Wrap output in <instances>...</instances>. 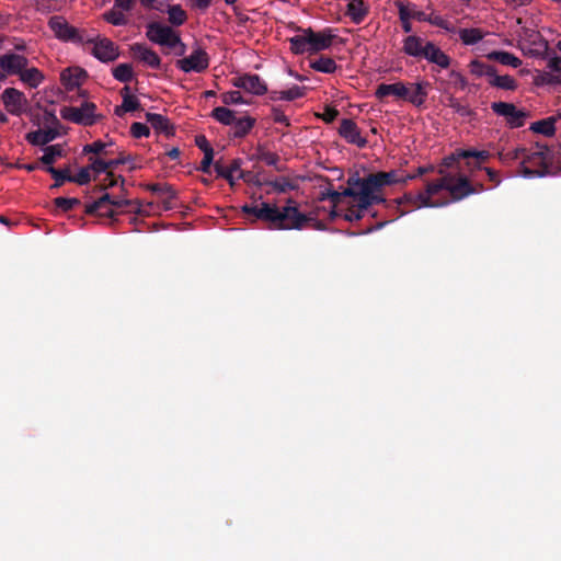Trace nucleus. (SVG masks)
<instances>
[{"label": "nucleus", "mask_w": 561, "mask_h": 561, "mask_svg": "<svg viewBox=\"0 0 561 561\" xmlns=\"http://www.w3.org/2000/svg\"><path fill=\"white\" fill-rule=\"evenodd\" d=\"M458 156L462 159H469L474 158L477 160V165H479L482 162H485L490 158L489 151L485 150H462L458 152Z\"/></svg>", "instance_id": "nucleus-52"}, {"label": "nucleus", "mask_w": 561, "mask_h": 561, "mask_svg": "<svg viewBox=\"0 0 561 561\" xmlns=\"http://www.w3.org/2000/svg\"><path fill=\"white\" fill-rule=\"evenodd\" d=\"M375 95L378 99L394 95L399 99L405 100V98H408V87H405L403 82H396L391 84L381 83L377 87Z\"/></svg>", "instance_id": "nucleus-24"}, {"label": "nucleus", "mask_w": 561, "mask_h": 561, "mask_svg": "<svg viewBox=\"0 0 561 561\" xmlns=\"http://www.w3.org/2000/svg\"><path fill=\"white\" fill-rule=\"evenodd\" d=\"M394 7L398 9V12H400V7L403 8L407 13L409 14V20H416L419 22H424L426 13L423 11L417 10V7L415 3L410 1H403V0H396Z\"/></svg>", "instance_id": "nucleus-34"}, {"label": "nucleus", "mask_w": 561, "mask_h": 561, "mask_svg": "<svg viewBox=\"0 0 561 561\" xmlns=\"http://www.w3.org/2000/svg\"><path fill=\"white\" fill-rule=\"evenodd\" d=\"M28 60L26 57L18 54H4L0 56V67L8 75H21L27 67Z\"/></svg>", "instance_id": "nucleus-19"}, {"label": "nucleus", "mask_w": 561, "mask_h": 561, "mask_svg": "<svg viewBox=\"0 0 561 561\" xmlns=\"http://www.w3.org/2000/svg\"><path fill=\"white\" fill-rule=\"evenodd\" d=\"M424 48L425 50L423 51L422 58L442 69L449 68L451 58L445 54L435 43L430 41Z\"/></svg>", "instance_id": "nucleus-20"}, {"label": "nucleus", "mask_w": 561, "mask_h": 561, "mask_svg": "<svg viewBox=\"0 0 561 561\" xmlns=\"http://www.w3.org/2000/svg\"><path fill=\"white\" fill-rule=\"evenodd\" d=\"M530 130L534 133L542 134L545 136H553L557 126H556V119L552 117H547L540 121H537L530 125Z\"/></svg>", "instance_id": "nucleus-32"}, {"label": "nucleus", "mask_w": 561, "mask_h": 561, "mask_svg": "<svg viewBox=\"0 0 561 561\" xmlns=\"http://www.w3.org/2000/svg\"><path fill=\"white\" fill-rule=\"evenodd\" d=\"M130 134L134 138L148 137L150 135V129L146 124L136 122L130 126Z\"/></svg>", "instance_id": "nucleus-59"}, {"label": "nucleus", "mask_w": 561, "mask_h": 561, "mask_svg": "<svg viewBox=\"0 0 561 561\" xmlns=\"http://www.w3.org/2000/svg\"><path fill=\"white\" fill-rule=\"evenodd\" d=\"M58 157H62L61 146L51 145L47 146L44 149V154L39 158V161L47 167H53L51 164L56 161Z\"/></svg>", "instance_id": "nucleus-42"}, {"label": "nucleus", "mask_w": 561, "mask_h": 561, "mask_svg": "<svg viewBox=\"0 0 561 561\" xmlns=\"http://www.w3.org/2000/svg\"><path fill=\"white\" fill-rule=\"evenodd\" d=\"M147 37L151 42L169 48H176L178 43H180V35L178 33H175L170 26L158 22L148 24Z\"/></svg>", "instance_id": "nucleus-10"}, {"label": "nucleus", "mask_w": 561, "mask_h": 561, "mask_svg": "<svg viewBox=\"0 0 561 561\" xmlns=\"http://www.w3.org/2000/svg\"><path fill=\"white\" fill-rule=\"evenodd\" d=\"M337 116L339 111L332 106H325L323 114L319 115V117L327 124L333 123Z\"/></svg>", "instance_id": "nucleus-64"}, {"label": "nucleus", "mask_w": 561, "mask_h": 561, "mask_svg": "<svg viewBox=\"0 0 561 561\" xmlns=\"http://www.w3.org/2000/svg\"><path fill=\"white\" fill-rule=\"evenodd\" d=\"M255 118L250 116H244L241 118H236L234 123L232 124V136L234 138H243L245 137L250 130L255 125Z\"/></svg>", "instance_id": "nucleus-30"}, {"label": "nucleus", "mask_w": 561, "mask_h": 561, "mask_svg": "<svg viewBox=\"0 0 561 561\" xmlns=\"http://www.w3.org/2000/svg\"><path fill=\"white\" fill-rule=\"evenodd\" d=\"M448 76L453 80V83L459 89L463 90L467 88L468 81L459 71L450 70Z\"/></svg>", "instance_id": "nucleus-62"}, {"label": "nucleus", "mask_w": 561, "mask_h": 561, "mask_svg": "<svg viewBox=\"0 0 561 561\" xmlns=\"http://www.w3.org/2000/svg\"><path fill=\"white\" fill-rule=\"evenodd\" d=\"M410 85L413 90L410 93V89L408 88V98H405V101L410 102L415 107L424 106L428 94L427 90L431 87V83L428 81L422 80L415 83H411Z\"/></svg>", "instance_id": "nucleus-21"}, {"label": "nucleus", "mask_w": 561, "mask_h": 561, "mask_svg": "<svg viewBox=\"0 0 561 561\" xmlns=\"http://www.w3.org/2000/svg\"><path fill=\"white\" fill-rule=\"evenodd\" d=\"M447 106L453 108L455 113L459 114L462 117H469L474 114V112L467 104H462L454 95H449L447 98Z\"/></svg>", "instance_id": "nucleus-45"}, {"label": "nucleus", "mask_w": 561, "mask_h": 561, "mask_svg": "<svg viewBox=\"0 0 561 561\" xmlns=\"http://www.w3.org/2000/svg\"><path fill=\"white\" fill-rule=\"evenodd\" d=\"M265 184L271 186L277 193H286L297 187L296 184L287 178H279L274 181H268Z\"/></svg>", "instance_id": "nucleus-47"}, {"label": "nucleus", "mask_w": 561, "mask_h": 561, "mask_svg": "<svg viewBox=\"0 0 561 561\" xmlns=\"http://www.w3.org/2000/svg\"><path fill=\"white\" fill-rule=\"evenodd\" d=\"M146 188L163 197L162 204L165 210H171L175 207L174 201L178 198V193L172 185L167 183H150L146 185Z\"/></svg>", "instance_id": "nucleus-18"}, {"label": "nucleus", "mask_w": 561, "mask_h": 561, "mask_svg": "<svg viewBox=\"0 0 561 561\" xmlns=\"http://www.w3.org/2000/svg\"><path fill=\"white\" fill-rule=\"evenodd\" d=\"M111 146V144H105L101 140L93 141L92 144H88L83 147V153H94V154H110L111 152L106 150V147Z\"/></svg>", "instance_id": "nucleus-53"}, {"label": "nucleus", "mask_w": 561, "mask_h": 561, "mask_svg": "<svg viewBox=\"0 0 561 561\" xmlns=\"http://www.w3.org/2000/svg\"><path fill=\"white\" fill-rule=\"evenodd\" d=\"M211 117L222 125L230 126L234 123V112L226 106H218L211 111Z\"/></svg>", "instance_id": "nucleus-39"}, {"label": "nucleus", "mask_w": 561, "mask_h": 561, "mask_svg": "<svg viewBox=\"0 0 561 561\" xmlns=\"http://www.w3.org/2000/svg\"><path fill=\"white\" fill-rule=\"evenodd\" d=\"M112 75L117 81L127 83L134 78L133 67L130 64H119L112 69Z\"/></svg>", "instance_id": "nucleus-41"}, {"label": "nucleus", "mask_w": 561, "mask_h": 561, "mask_svg": "<svg viewBox=\"0 0 561 561\" xmlns=\"http://www.w3.org/2000/svg\"><path fill=\"white\" fill-rule=\"evenodd\" d=\"M272 119L277 124L289 126V119L279 107H273L271 113Z\"/></svg>", "instance_id": "nucleus-63"}, {"label": "nucleus", "mask_w": 561, "mask_h": 561, "mask_svg": "<svg viewBox=\"0 0 561 561\" xmlns=\"http://www.w3.org/2000/svg\"><path fill=\"white\" fill-rule=\"evenodd\" d=\"M20 79L31 88H37L44 80L43 73L35 67L24 69L19 76Z\"/></svg>", "instance_id": "nucleus-37"}, {"label": "nucleus", "mask_w": 561, "mask_h": 561, "mask_svg": "<svg viewBox=\"0 0 561 561\" xmlns=\"http://www.w3.org/2000/svg\"><path fill=\"white\" fill-rule=\"evenodd\" d=\"M45 170L55 180L54 184L50 186V190L59 188L65 184V182H71V174L69 168L56 169L54 167H46Z\"/></svg>", "instance_id": "nucleus-33"}, {"label": "nucleus", "mask_w": 561, "mask_h": 561, "mask_svg": "<svg viewBox=\"0 0 561 561\" xmlns=\"http://www.w3.org/2000/svg\"><path fill=\"white\" fill-rule=\"evenodd\" d=\"M59 136L56 128L37 129L26 135V140L33 146L47 145Z\"/></svg>", "instance_id": "nucleus-25"}, {"label": "nucleus", "mask_w": 561, "mask_h": 561, "mask_svg": "<svg viewBox=\"0 0 561 561\" xmlns=\"http://www.w3.org/2000/svg\"><path fill=\"white\" fill-rule=\"evenodd\" d=\"M232 84L255 95H263L267 92V87L259 75L245 73L236 77L232 79Z\"/></svg>", "instance_id": "nucleus-13"}, {"label": "nucleus", "mask_w": 561, "mask_h": 561, "mask_svg": "<svg viewBox=\"0 0 561 561\" xmlns=\"http://www.w3.org/2000/svg\"><path fill=\"white\" fill-rule=\"evenodd\" d=\"M428 41L417 36V35H409L403 39L402 50L408 56L422 58L423 51L425 50V46Z\"/></svg>", "instance_id": "nucleus-23"}, {"label": "nucleus", "mask_w": 561, "mask_h": 561, "mask_svg": "<svg viewBox=\"0 0 561 561\" xmlns=\"http://www.w3.org/2000/svg\"><path fill=\"white\" fill-rule=\"evenodd\" d=\"M113 199L114 197H112L108 193H104L100 198H98L93 203L87 204L84 211L87 215H92L95 211L103 209L104 207L112 206Z\"/></svg>", "instance_id": "nucleus-43"}, {"label": "nucleus", "mask_w": 561, "mask_h": 561, "mask_svg": "<svg viewBox=\"0 0 561 561\" xmlns=\"http://www.w3.org/2000/svg\"><path fill=\"white\" fill-rule=\"evenodd\" d=\"M424 22H427V23H430V24H432L434 26L440 27V28L446 30L448 32H451L454 30V27L451 26L450 22H448L447 20H445L440 15L426 14Z\"/></svg>", "instance_id": "nucleus-55"}, {"label": "nucleus", "mask_w": 561, "mask_h": 561, "mask_svg": "<svg viewBox=\"0 0 561 561\" xmlns=\"http://www.w3.org/2000/svg\"><path fill=\"white\" fill-rule=\"evenodd\" d=\"M221 102L225 105H231V104H242L244 103V100L241 95V93L237 90L234 91H228L221 94Z\"/></svg>", "instance_id": "nucleus-57"}, {"label": "nucleus", "mask_w": 561, "mask_h": 561, "mask_svg": "<svg viewBox=\"0 0 561 561\" xmlns=\"http://www.w3.org/2000/svg\"><path fill=\"white\" fill-rule=\"evenodd\" d=\"M298 34L290 37V50L295 55L317 54L330 48L336 37L332 28L327 27L321 32H314L311 27H297Z\"/></svg>", "instance_id": "nucleus-3"}, {"label": "nucleus", "mask_w": 561, "mask_h": 561, "mask_svg": "<svg viewBox=\"0 0 561 561\" xmlns=\"http://www.w3.org/2000/svg\"><path fill=\"white\" fill-rule=\"evenodd\" d=\"M48 26L55 36L64 42L83 43L84 41L79 31L71 26L64 16H51L48 21Z\"/></svg>", "instance_id": "nucleus-11"}, {"label": "nucleus", "mask_w": 561, "mask_h": 561, "mask_svg": "<svg viewBox=\"0 0 561 561\" xmlns=\"http://www.w3.org/2000/svg\"><path fill=\"white\" fill-rule=\"evenodd\" d=\"M447 185H448L447 174L442 175L440 179H438L434 182L427 183L425 192H422V193L427 195L428 199H432V196L436 195L437 193H439L443 190H446Z\"/></svg>", "instance_id": "nucleus-46"}, {"label": "nucleus", "mask_w": 561, "mask_h": 561, "mask_svg": "<svg viewBox=\"0 0 561 561\" xmlns=\"http://www.w3.org/2000/svg\"><path fill=\"white\" fill-rule=\"evenodd\" d=\"M459 37L465 45H474L483 38V32L480 28H460Z\"/></svg>", "instance_id": "nucleus-40"}, {"label": "nucleus", "mask_w": 561, "mask_h": 561, "mask_svg": "<svg viewBox=\"0 0 561 561\" xmlns=\"http://www.w3.org/2000/svg\"><path fill=\"white\" fill-rule=\"evenodd\" d=\"M356 186H358V172H354L348 175L346 180V187H344L342 191H334L329 188L320 193V201L329 199L333 205V210L331 211L332 218L340 216V211H343V209H339V207L343 206L347 196L354 195V190Z\"/></svg>", "instance_id": "nucleus-6"}, {"label": "nucleus", "mask_w": 561, "mask_h": 561, "mask_svg": "<svg viewBox=\"0 0 561 561\" xmlns=\"http://www.w3.org/2000/svg\"><path fill=\"white\" fill-rule=\"evenodd\" d=\"M339 134L348 144L356 145L358 148L367 146V139L360 135V130L353 119L343 118L340 124Z\"/></svg>", "instance_id": "nucleus-16"}, {"label": "nucleus", "mask_w": 561, "mask_h": 561, "mask_svg": "<svg viewBox=\"0 0 561 561\" xmlns=\"http://www.w3.org/2000/svg\"><path fill=\"white\" fill-rule=\"evenodd\" d=\"M405 172L400 169H393L390 171H379L375 173H369L368 175L362 178L358 174V186H363L365 188V197L369 192L374 196H382L381 191L385 186L401 184L405 185L408 183V179H405Z\"/></svg>", "instance_id": "nucleus-4"}, {"label": "nucleus", "mask_w": 561, "mask_h": 561, "mask_svg": "<svg viewBox=\"0 0 561 561\" xmlns=\"http://www.w3.org/2000/svg\"><path fill=\"white\" fill-rule=\"evenodd\" d=\"M489 84L505 91H515L518 87L517 81L512 76H499L496 70L491 76V79H489Z\"/></svg>", "instance_id": "nucleus-31"}, {"label": "nucleus", "mask_w": 561, "mask_h": 561, "mask_svg": "<svg viewBox=\"0 0 561 561\" xmlns=\"http://www.w3.org/2000/svg\"><path fill=\"white\" fill-rule=\"evenodd\" d=\"M241 209L244 214L267 222L268 228L275 230H301L311 220L310 217L299 211L291 198L282 208L276 204L262 202L255 205H244Z\"/></svg>", "instance_id": "nucleus-1"}, {"label": "nucleus", "mask_w": 561, "mask_h": 561, "mask_svg": "<svg viewBox=\"0 0 561 561\" xmlns=\"http://www.w3.org/2000/svg\"><path fill=\"white\" fill-rule=\"evenodd\" d=\"M256 159L265 162L267 165L277 167L279 156L275 152L267 151L263 148H257ZM279 171V168H276Z\"/></svg>", "instance_id": "nucleus-50"}, {"label": "nucleus", "mask_w": 561, "mask_h": 561, "mask_svg": "<svg viewBox=\"0 0 561 561\" xmlns=\"http://www.w3.org/2000/svg\"><path fill=\"white\" fill-rule=\"evenodd\" d=\"M394 203L398 206L409 205L411 208H422V207H442L448 204V201L436 202L433 199H428V196L423 194L422 192L417 194L413 193H404L403 196L396 198Z\"/></svg>", "instance_id": "nucleus-14"}, {"label": "nucleus", "mask_w": 561, "mask_h": 561, "mask_svg": "<svg viewBox=\"0 0 561 561\" xmlns=\"http://www.w3.org/2000/svg\"><path fill=\"white\" fill-rule=\"evenodd\" d=\"M365 188L363 186H356L354 190V195L347 196V201L345 199V211L343 214V218L346 221H359L363 219L365 211L376 204H385L387 199L383 196H374L369 192L365 197ZM342 216V214H340Z\"/></svg>", "instance_id": "nucleus-5"}, {"label": "nucleus", "mask_w": 561, "mask_h": 561, "mask_svg": "<svg viewBox=\"0 0 561 561\" xmlns=\"http://www.w3.org/2000/svg\"><path fill=\"white\" fill-rule=\"evenodd\" d=\"M93 43L92 55L102 62H111L118 58V47L108 38L89 39Z\"/></svg>", "instance_id": "nucleus-12"}, {"label": "nucleus", "mask_w": 561, "mask_h": 561, "mask_svg": "<svg viewBox=\"0 0 561 561\" xmlns=\"http://www.w3.org/2000/svg\"><path fill=\"white\" fill-rule=\"evenodd\" d=\"M87 77V72L80 68L75 69H66L61 72L60 79L62 81V84L68 90H72L80 85L81 78Z\"/></svg>", "instance_id": "nucleus-28"}, {"label": "nucleus", "mask_w": 561, "mask_h": 561, "mask_svg": "<svg viewBox=\"0 0 561 561\" xmlns=\"http://www.w3.org/2000/svg\"><path fill=\"white\" fill-rule=\"evenodd\" d=\"M525 153V148H516L514 150L507 151V152H500V159L504 162L512 161V160H520L523 161V156Z\"/></svg>", "instance_id": "nucleus-61"}, {"label": "nucleus", "mask_w": 561, "mask_h": 561, "mask_svg": "<svg viewBox=\"0 0 561 561\" xmlns=\"http://www.w3.org/2000/svg\"><path fill=\"white\" fill-rule=\"evenodd\" d=\"M345 13L355 24H359L367 16L368 8L365 5L363 0H351L346 5Z\"/></svg>", "instance_id": "nucleus-27"}, {"label": "nucleus", "mask_w": 561, "mask_h": 561, "mask_svg": "<svg viewBox=\"0 0 561 561\" xmlns=\"http://www.w3.org/2000/svg\"><path fill=\"white\" fill-rule=\"evenodd\" d=\"M486 58L513 68H518L522 65V60L518 57L504 50H493L486 55Z\"/></svg>", "instance_id": "nucleus-29"}, {"label": "nucleus", "mask_w": 561, "mask_h": 561, "mask_svg": "<svg viewBox=\"0 0 561 561\" xmlns=\"http://www.w3.org/2000/svg\"><path fill=\"white\" fill-rule=\"evenodd\" d=\"M146 121L150 123L151 127L158 133H162L167 137L174 135V127L165 116L156 113H146Z\"/></svg>", "instance_id": "nucleus-26"}, {"label": "nucleus", "mask_w": 561, "mask_h": 561, "mask_svg": "<svg viewBox=\"0 0 561 561\" xmlns=\"http://www.w3.org/2000/svg\"><path fill=\"white\" fill-rule=\"evenodd\" d=\"M305 87L294 85L288 90L279 91V99H283L285 101H294L297 99H300L305 96Z\"/></svg>", "instance_id": "nucleus-51"}, {"label": "nucleus", "mask_w": 561, "mask_h": 561, "mask_svg": "<svg viewBox=\"0 0 561 561\" xmlns=\"http://www.w3.org/2000/svg\"><path fill=\"white\" fill-rule=\"evenodd\" d=\"M448 185L446 191H448L453 197V201H460L466 196H469L476 193V190L472 187L471 183L468 179L460 176L455 180L454 175L447 174Z\"/></svg>", "instance_id": "nucleus-17"}, {"label": "nucleus", "mask_w": 561, "mask_h": 561, "mask_svg": "<svg viewBox=\"0 0 561 561\" xmlns=\"http://www.w3.org/2000/svg\"><path fill=\"white\" fill-rule=\"evenodd\" d=\"M81 202L77 197H56L54 199V205L64 213L70 211L73 207L79 206Z\"/></svg>", "instance_id": "nucleus-49"}, {"label": "nucleus", "mask_w": 561, "mask_h": 561, "mask_svg": "<svg viewBox=\"0 0 561 561\" xmlns=\"http://www.w3.org/2000/svg\"><path fill=\"white\" fill-rule=\"evenodd\" d=\"M89 160H90V164L88 167L90 168V171H94L98 174L103 173V172H105L107 174V172H111L108 161H106L102 158H93V157H90Z\"/></svg>", "instance_id": "nucleus-54"}, {"label": "nucleus", "mask_w": 561, "mask_h": 561, "mask_svg": "<svg viewBox=\"0 0 561 561\" xmlns=\"http://www.w3.org/2000/svg\"><path fill=\"white\" fill-rule=\"evenodd\" d=\"M470 72L476 77H486L488 80L491 79V76L495 71V67L489 64H484L478 59H473L469 64Z\"/></svg>", "instance_id": "nucleus-38"}, {"label": "nucleus", "mask_w": 561, "mask_h": 561, "mask_svg": "<svg viewBox=\"0 0 561 561\" xmlns=\"http://www.w3.org/2000/svg\"><path fill=\"white\" fill-rule=\"evenodd\" d=\"M491 110L497 115L505 118L510 128H519L525 125V121L529 113L524 110H518L513 103L508 102H493Z\"/></svg>", "instance_id": "nucleus-9"}, {"label": "nucleus", "mask_w": 561, "mask_h": 561, "mask_svg": "<svg viewBox=\"0 0 561 561\" xmlns=\"http://www.w3.org/2000/svg\"><path fill=\"white\" fill-rule=\"evenodd\" d=\"M210 57L208 53L201 46H195L187 57H183L175 61V67L185 73H202L209 67Z\"/></svg>", "instance_id": "nucleus-7"}, {"label": "nucleus", "mask_w": 561, "mask_h": 561, "mask_svg": "<svg viewBox=\"0 0 561 561\" xmlns=\"http://www.w3.org/2000/svg\"><path fill=\"white\" fill-rule=\"evenodd\" d=\"M519 173L526 178L561 175V144L557 148L539 144L525 148Z\"/></svg>", "instance_id": "nucleus-2"}, {"label": "nucleus", "mask_w": 561, "mask_h": 561, "mask_svg": "<svg viewBox=\"0 0 561 561\" xmlns=\"http://www.w3.org/2000/svg\"><path fill=\"white\" fill-rule=\"evenodd\" d=\"M91 181L90 168L84 167L81 168L80 171L76 175H71V182L77 183L79 185H85Z\"/></svg>", "instance_id": "nucleus-60"}, {"label": "nucleus", "mask_w": 561, "mask_h": 561, "mask_svg": "<svg viewBox=\"0 0 561 561\" xmlns=\"http://www.w3.org/2000/svg\"><path fill=\"white\" fill-rule=\"evenodd\" d=\"M1 100L12 115H20L27 104L24 93L14 88H7L1 94Z\"/></svg>", "instance_id": "nucleus-15"}, {"label": "nucleus", "mask_w": 561, "mask_h": 561, "mask_svg": "<svg viewBox=\"0 0 561 561\" xmlns=\"http://www.w3.org/2000/svg\"><path fill=\"white\" fill-rule=\"evenodd\" d=\"M121 182L124 185L125 179L122 175L116 176L113 172H107V175L104 180V184L95 186L98 191H104L108 187L116 186Z\"/></svg>", "instance_id": "nucleus-56"}, {"label": "nucleus", "mask_w": 561, "mask_h": 561, "mask_svg": "<svg viewBox=\"0 0 561 561\" xmlns=\"http://www.w3.org/2000/svg\"><path fill=\"white\" fill-rule=\"evenodd\" d=\"M103 19L113 25L122 26L127 24V19L124 15V13L119 10H116L115 8L111 9L110 11H106L103 14Z\"/></svg>", "instance_id": "nucleus-48"}, {"label": "nucleus", "mask_w": 561, "mask_h": 561, "mask_svg": "<svg viewBox=\"0 0 561 561\" xmlns=\"http://www.w3.org/2000/svg\"><path fill=\"white\" fill-rule=\"evenodd\" d=\"M131 50L136 58L144 61L152 69H159L161 67V58L152 49L148 48L142 44H134Z\"/></svg>", "instance_id": "nucleus-22"}, {"label": "nucleus", "mask_w": 561, "mask_h": 561, "mask_svg": "<svg viewBox=\"0 0 561 561\" xmlns=\"http://www.w3.org/2000/svg\"><path fill=\"white\" fill-rule=\"evenodd\" d=\"M96 105L92 102H84L81 106H64L60 110V116L69 122L83 126H92L96 122Z\"/></svg>", "instance_id": "nucleus-8"}, {"label": "nucleus", "mask_w": 561, "mask_h": 561, "mask_svg": "<svg viewBox=\"0 0 561 561\" xmlns=\"http://www.w3.org/2000/svg\"><path fill=\"white\" fill-rule=\"evenodd\" d=\"M140 108V102L136 96L123 94L122 110L134 112Z\"/></svg>", "instance_id": "nucleus-58"}, {"label": "nucleus", "mask_w": 561, "mask_h": 561, "mask_svg": "<svg viewBox=\"0 0 561 561\" xmlns=\"http://www.w3.org/2000/svg\"><path fill=\"white\" fill-rule=\"evenodd\" d=\"M168 15L169 22L174 26H180L187 20L186 12L179 4L170 5L168 9Z\"/></svg>", "instance_id": "nucleus-44"}, {"label": "nucleus", "mask_w": 561, "mask_h": 561, "mask_svg": "<svg viewBox=\"0 0 561 561\" xmlns=\"http://www.w3.org/2000/svg\"><path fill=\"white\" fill-rule=\"evenodd\" d=\"M310 67L319 72L333 73L337 69V65L331 57L320 56L310 62Z\"/></svg>", "instance_id": "nucleus-35"}, {"label": "nucleus", "mask_w": 561, "mask_h": 561, "mask_svg": "<svg viewBox=\"0 0 561 561\" xmlns=\"http://www.w3.org/2000/svg\"><path fill=\"white\" fill-rule=\"evenodd\" d=\"M112 207L113 208H125V207H128L129 208L128 211L135 213L137 215H148L149 214L148 210H145L142 208L140 202L137 201V199L131 201V199H124V198L114 197Z\"/></svg>", "instance_id": "nucleus-36"}]
</instances>
